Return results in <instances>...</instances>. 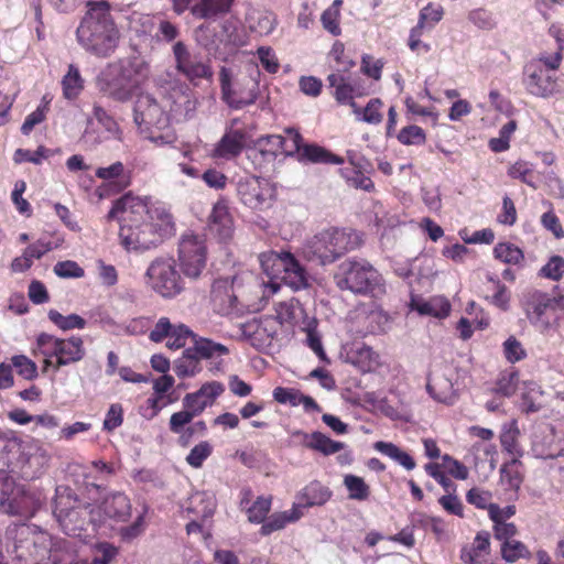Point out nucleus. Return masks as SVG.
I'll use <instances>...</instances> for the list:
<instances>
[{
	"label": "nucleus",
	"instance_id": "nucleus-7",
	"mask_svg": "<svg viewBox=\"0 0 564 564\" xmlns=\"http://www.w3.org/2000/svg\"><path fill=\"white\" fill-rule=\"evenodd\" d=\"M35 345L43 356V372L52 369L57 372L62 367L79 362L86 356L84 340L80 336L59 338L47 333L36 336Z\"/></svg>",
	"mask_w": 564,
	"mask_h": 564
},
{
	"label": "nucleus",
	"instance_id": "nucleus-8",
	"mask_svg": "<svg viewBox=\"0 0 564 564\" xmlns=\"http://www.w3.org/2000/svg\"><path fill=\"white\" fill-rule=\"evenodd\" d=\"M4 465L0 467V512L32 517L45 500L43 492L15 484Z\"/></svg>",
	"mask_w": 564,
	"mask_h": 564
},
{
	"label": "nucleus",
	"instance_id": "nucleus-31",
	"mask_svg": "<svg viewBox=\"0 0 564 564\" xmlns=\"http://www.w3.org/2000/svg\"><path fill=\"white\" fill-rule=\"evenodd\" d=\"M300 162H310L315 164H336L341 165L345 159L330 152L329 150L316 143L305 144L300 152Z\"/></svg>",
	"mask_w": 564,
	"mask_h": 564
},
{
	"label": "nucleus",
	"instance_id": "nucleus-43",
	"mask_svg": "<svg viewBox=\"0 0 564 564\" xmlns=\"http://www.w3.org/2000/svg\"><path fill=\"white\" fill-rule=\"evenodd\" d=\"M497 260L507 264H520L524 260L523 251L511 242H499L494 248Z\"/></svg>",
	"mask_w": 564,
	"mask_h": 564
},
{
	"label": "nucleus",
	"instance_id": "nucleus-38",
	"mask_svg": "<svg viewBox=\"0 0 564 564\" xmlns=\"http://www.w3.org/2000/svg\"><path fill=\"white\" fill-rule=\"evenodd\" d=\"M194 346L192 351L200 359H217L229 354V349L221 344L204 337H192Z\"/></svg>",
	"mask_w": 564,
	"mask_h": 564
},
{
	"label": "nucleus",
	"instance_id": "nucleus-46",
	"mask_svg": "<svg viewBox=\"0 0 564 564\" xmlns=\"http://www.w3.org/2000/svg\"><path fill=\"white\" fill-rule=\"evenodd\" d=\"M501 482L517 490L522 482L521 460H507L500 468Z\"/></svg>",
	"mask_w": 564,
	"mask_h": 564
},
{
	"label": "nucleus",
	"instance_id": "nucleus-34",
	"mask_svg": "<svg viewBox=\"0 0 564 564\" xmlns=\"http://www.w3.org/2000/svg\"><path fill=\"white\" fill-rule=\"evenodd\" d=\"M246 133L242 130H231L223 135L216 147L219 158H235L241 153L245 147Z\"/></svg>",
	"mask_w": 564,
	"mask_h": 564
},
{
	"label": "nucleus",
	"instance_id": "nucleus-19",
	"mask_svg": "<svg viewBox=\"0 0 564 564\" xmlns=\"http://www.w3.org/2000/svg\"><path fill=\"white\" fill-rule=\"evenodd\" d=\"M96 85L100 93L119 102H126L134 95L116 62L107 64L98 74Z\"/></svg>",
	"mask_w": 564,
	"mask_h": 564
},
{
	"label": "nucleus",
	"instance_id": "nucleus-4",
	"mask_svg": "<svg viewBox=\"0 0 564 564\" xmlns=\"http://www.w3.org/2000/svg\"><path fill=\"white\" fill-rule=\"evenodd\" d=\"M55 492L53 513L65 534L80 538L89 527L96 529L99 520L95 518L97 512L90 503L80 502L68 486H57Z\"/></svg>",
	"mask_w": 564,
	"mask_h": 564
},
{
	"label": "nucleus",
	"instance_id": "nucleus-3",
	"mask_svg": "<svg viewBox=\"0 0 564 564\" xmlns=\"http://www.w3.org/2000/svg\"><path fill=\"white\" fill-rule=\"evenodd\" d=\"M362 242L361 234L354 229L330 227L307 241L304 254L310 261L326 265L356 250Z\"/></svg>",
	"mask_w": 564,
	"mask_h": 564
},
{
	"label": "nucleus",
	"instance_id": "nucleus-28",
	"mask_svg": "<svg viewBox=\"0 0 564 564\" xmlns=\"http://www.w3.org/2000/svg\"><path fill=\"white\" fill-rule=\"evenodd\" d=\"M235 0H200L196 2L191 12L198 19H216L230 12Z\"/></svg>",
	"mask_w": 564,
	"mask_h": 564
},
{
	"label": "nucleus",
	"instance_id": "nucleus-24",
	"mask_svg": "<svg viewBox=\"0 0 564 564\" xmlns=\"http://www.w3.org/2000/svg\"><path fill=\"white\" fill-rule=\"evenodd\" d=\"M183 509L188 516L208 521L217 509V500L212 491H195L184 502Z\"/></svg>",
	"mask_w": 564,
	"mask_h": 564
},
{
	"label": "nucleus",
	"instance_id": "nucleus-48",
	"mask_svg": "<svg viewBox=\"0 0 564 564\" xmlns=\"http://www.w3.org/2000/svg\"><path fill=\"white\" fill-rule=\"evenodd\" d=\"M307 446L321 452L324 455L335 454L341 449L343 444L330 440L321 432H314L306 442Z\"/></svg>",
	"mask_w": 564,
	"mask_h": 564
},
{
	"label": "nucleus",
	"instance_id": "nucleus-41",
	"mask_svg": "<svg viewBox=\"0 0 564 564\" xmlns=\"http://www.w3.org/2000/svg\"><path fill=\"white\" fill-rule=\"evenodd\" d=\"M366 167H341L339 169L340 176L346 181L347 185L371 193L375 191L372 180L365 174Z\"/></svg>",
	"mask_w": 564,
	"mask_h": 564
},
{
	"label": "nucleus",
	"instance_id": "nucleus-13",
	"mask_svg": "<svg viewBox=\"0 0 564 564\" xmlns=\"http://www.w3.org/2000/svg\"><path fill=\"white\" fill-rule=\"evenodd\" d=\"M151 288L163 297H173L184 290V282L172 258H156L147 270Z\"/></svg>",
	"mask_w": 564,
	"mask_h": 564
},
{
	"label": "nucleus",
	"instance_id": "nucleus-35",
	"mask_svg": "<svg viewBox=\"0 0 564 564\" xmlns=\"http://www.w3.org/2000/svg\"><path fill=\"white\" fill-rule=\"evenodd\" d=\"M285 137L281 135H269L268 142L272 143L276 149H281L285 154L292 155L294 153L300 156V152L303 150L305 143H303V137L299 130L294 128H286L284 130Z\"/></svg>",
	"mask_w": 564,
	"mask_h": 564
},
{
	"label": "nucleus",
	"instance_id": "nucleus-61",
	"mask_svg": "<svg viewBox=\"0 0 564 564\" xmlns=\"http://www.w3.org/2000/svg\"><path fill=\"white\" fill-rule=\"evenodd\" d=\"M488 280L492 282L496 286V292L491 296V303L499 307L502 311H507L509 308L510 302V292L507 286L500 282V280L489 276Z\"/></svg>",
	"mask_w": 564,
	"mask_h": 564
},
{
	"label": "nucleus",
	"instance_id": "nucleus-50",
	"mask_svg": "<svg viewBox=\"0 0 564 564\" xmlns=\"http://www.w3.org/2000/svg\"><path fill=\"white\" fill-rule=\"evenodd\" d=\"M199 371V359L187 348L175 365V373L181 378L193 377Z\"/></svg>",
	"mask_w": 564,
	"mask_h": 564
},
{
	"label": "nucleus",
	"instance_id": "nucleus-32",
	"mask_svg": "<svg viewBox=\"0 0 564 564\" xmlns=\"http://www.w3.org/2000/svg\"><path fill=\"white\" fill-rule=\"evenodd\" d=\"M411 307L421 315H430L436 318L447 317L452 310L449 301L444 296H434L429 301L412 299Z\"/></svg>",
	"mask_w": 564,
	"mask_h": 564
},
{
	"label": "nucleus",
	"instance_id": "nucleus-10",
	"mask_svg": "<svg viewBox=\"0 0 564 564\" xmlns=\"http://www.w3.org/2000/svg\"><path fill=\"white\" fill-rule=\"evenodd\" d=\"M261 267L271 275L281 273V280L294 291L305 289L308 285L307 273L290 251H268L259 257Z\"/></svg>",
	"mask_w": 564,
	"mask_h": 564
},
{
	"label": "nucleus",
	"instance_id": "nucleus-39",
	"mask_svg": "<svg viewBox=\"0 0 564 564\" xmlns=\"http://www.w3.org/2000/svg\"><path fill=\"white\" fill-rule=\"evenodd\" d=\"M543 390L540 384L534 381H525L521 393L522 412L535 413L542 409Z\"/></svg>",
	"mask_w": 564,
	"mask_h": 564
},
{
	"label": "nucleus",
	"instance_id": "nucleus-12",
	"mask_svg": "<svg viewBox=\"0 0 564 564\" xmlns=\"http://www.w3.org/2000/svg\"><path fill=\"white\" fill-rule=\"evenodd\" d=\"M219 83L221 100L231 109H242L258 99L259 83L251 76H242L232 83L230 69L221 67Z\"/></svg>",
	"mask_w": 564,
	"mask_h": 564
},
{
	"label": "nucleus",
	"instance_id": "nucleus-23",
	"mask_svg": "<svg viewBox=\"0 0 564 564\" xmlns=\"http://www.w3.org/2000/svg\"><path fill=\"white\" fill-rule=\"evenodd\" d=\"M121 74L135 93L150 77V63L140 56L115 61Z\"/></svg>",
	"mask_w": 564,
	"mask_h": 564
},
{
	"label": "nucleus",
	"instance_id": "nucleus-42",
	"mask_svg": "<svg viewBox=\"0 0 564 564\" xmlns=\"http://www.w3.org/2000/svg\"><path fill=\"white\" fill-rule=\"evenodd\" d=\"M350 359L362 372L373 371L380 364L379 355L365 344L351 350Z\"/></svg>",
	"mask_w": 564,
	"mask_h": 564
},
{
	"label": "nucleus",
	"instance_id": "nucleus-52",
	"mask_svg": "<svg viewBox=\"0 0 564 564\" xmlns=\"http://www.w3.org/2000/svg\"><path fill=\"white\" fill-rule=\"evenodd\" d=\"M189 337H195V334L186 325L172 323V329L169 330V337L166 338V346L171 349L183 348Z\"/></svg>",
	"mask_w": 564,
	"mask_h": 564
},
{
	"label": "nucleus",
	"instance_id": "nucleus-51",
	"mask_svg": "<svg viewBox=\"0 0 564 564\" xmlns=\"http://www.w3.org/2000/svg\"><path fill=\"white\" fill-rule=\"evenodd\" d=\"M272 498L260 496L258 497L251 506L246 511L248 516V520L251 523H262L271 509Z\"/></svg>",
	"mask_w": 564,
	"mask_h": 564
},
{
	"label": "nucleus",
	"instance_id": "nucleus-16",
	"mask_svg": "<svg viewBox=\"0 0 564 564\" xmlns=\"http://www.w3.org/2000/svg\"><path fill=\"white\" fill-rule=\"evenodd\" d=\"M444 8L440 3L429 2L419 12V20L409 33L408 47L415 54H426L431 52L430 43L422 41L425 31H431L442 21Z\"/></svg>",
	"mask_w": 564,
	"mask_h": 564
},
{
	"label": "nucleus",
	"instance_id": "nucleus-17",
	"mask_svg": "<svg viewBox=\"0 0 564 564\" xmlns=\"http://www.w3.org/2000/svg\"><path fill=\"white\" fill-rule=\"evenodd\" d=\"M156 212L161 210L158 208L149 210L147 203L141 197L128 192L113 202L107 214V219H118L120 225H124L149 219L148 216H155Z\"/></svg>",
	"mask_w": 564,
	"mask_h": 564
},
{
	"label": "nucleus",
	"instance_id": "nucleus-30",
	"mask_svg": "<svg viewBox=\"0 0 564 564\" xmlns=\"http://www.w3.org/2000/svg\"><path fill=\"white\" fill-rule=\"evenodd\" d=\"M105 513L117 521L126 522L131 517L130 499L122 492H115L102 502Z\"/></svg>",
	"mask_w": 564,
	"mask_h": 564
},
{
	"label": "nucleus",
	"instance_id": "nucleus-1",
	"mask_svg": "<svg viewBox=\"0 0 564 564\" xmlns=\"http://www.w3.org/2000/svg\"><path fill=\"white\" fill-rule=\"evenodd\" d=\"M87 11L77 30L79 45L97 57H109L117 48L120 32L110 13V4L105 0H88Z\"/></svg>",
	"mask_w": 564,
	"mask_h": 564
},
{
	"label": "nucleus",
	"instance_id": "nucleus-37",
	"mask_svg": "<svg viewBox=\"0 0 564 564\" xmlns=\"http://www.w3.org/2000/svg\"><path fill=\"white\" fill-rule=\"evenodd\" d=\"M276 318L281 324L296 325L305 315V311L295 297L279 302L275 305Z\"/></svg>",
	"mask_w": 564,
	"mask_h": 564
},
{
	"label": "nucleus",
	"instance_id": "nucleus-22",
	"mask_svg": "<svg viewBox=\"0 0 564 564\" xmlns=\"http://www.w3.org/2000/svg\"><path fill=\"white\" fill-rule=\"evenodd\" d=\"M241 332L242 336L258 350L270 347L276 334L272 321H259L256 318L245 323L241 326Z\"/></svg>",
	"mask_w": 564,
	"mask_h": 564
},
{
	"label": "nucleus",
	"instance_id": "nucleus-59",
	"mask_svg": "<svg viewBox=\"0 0 564 564\" xmlns=\"http://www.w3.org/2000/svg\"><path fill=\"white\" fill-rule=\"evenodd\" d=\"M383 102L380 98H372L368 101L362 109V120L370 124H379L382 122L383 116L381 112Z\"/></svg>",
	"mask_w": 564,
	"mask_h": 564
},
{
	"label": "nucleus",
	"instance_id": "nucleus-27",
	"mask_svg": "<svg viewBox=\"0 0 564 564\" xmlns=\"http://www.w3.org/2000/svg\"><path fill=\"white\" fill-rule=\"evenodd\" d=\"M95 174L99 180L115 181L118 191H123L132 184V170L127 169L120 161L113 162L109 166L98 167Z\"/></svg>",
	"mask_w": 564,
	"mask_h": 564
},
{
	"label": "nucleus",
	"instance_id": "nucleus-9",
	"mask_svg": "<svg viewBox=\"0 0 564 564\" xmlns=\"http://www.w3.org/2000/svg\"><path fill=\"white\" fill-rule=\"evenodd\" d=\"M224 391L225 386L221 382L210 381L202 384L197 391L186 393L182 400L183 410L173 413L170 417V431L172 433L181 432L184 426L212 406Z\"/></svg>",
	"mask_w": 564,
	"mask_h": 564
},
{
	"label": "nucleus",
	"instance_id": "nucleus-53",
	"mask_svg": "<svg viewBox=\"0 0 564 564\" xmlns=\"http://www.w3.org/2000/svg\"><path fill=\"white\" fill-rule=\"evenodd\" d=\"M397 138L404 145H422L426 142L424 130L415 124L403 127Z\"/></svg>",
	"mask_w": 564,
	"mask_h": 564
},
{
	"label": "nucleus",
	"instance_id": "nucleus-2",
	"mask_svg": "<svg viewBox=\"0 0 564 564\" xmlns=\"http://www.w3.org/2000/svg\"><path fill=\"white\" fill-rule=\"evenodd\" d=\"M149 219L120 225L119 240L122 248L128 251H145L160 245L174 231V221L171 214L156 212Z\"/></svg>",
	"mask_w": 564,
	"mask_h": 564
},
{
	"label": "nucleus",
	"instance_id": "nucleus-11",
	"mask_svg": "<svg viewBox=\"0 0 564 564\" xmlns=\"http://www.w3.org/2000/svg\"><path fill=\"white\" fill-rule=\"evenodd\" d=\"M208 250L203 235L193 231L181 236L177 249V261L184 276L198 280L206 269Z\"/></svg>",
	"mask_w": 564,
	"mask_h": 564
},
{
	"label": "nucleus",
	"instance_id": "nucleus-25",
	"mask_svg": "<svg viewBox=\"0 0 564 564\" xmlns=\"http://www.w3.org/2000/svg\"><path fill=\"white\" fill-rule=\"evenodd\" d=\"M330 497L332 491L328 487L318 481H312L296 496V501L293 505L303 511L305 508L325 505Z\"/></svg>",
	"mask_w": 564,
	"mask_h": 564
},
{
	"label": "nucleus",
	"instance_id": "nucleus-40",
	"mask_svg": "<svg viewBox=\"0 0 564 564\" xmlns=\"http://www.w3.org/2000/svg\"><path fill=\"white\" fill-rule=\"evenodd\" d=\"M520 430L516 419L502 425L500 443L505 452L513 458L521 456L522 452L519 445Z\"/></svg>",
	"mask_w": 564,
	"mask_h": 564
},
{
	"label": "nucleus",
	"instance_id": "nucleus-57",
	"mask_svg": "<svg viewBox=\"0 0 564 564\" xmlns=\"http://www.w3.org/2000/svg\"><path fill=\"white\" fill-rule=\"evenodd\" d=\"M339 19L340 10L337 8H327L321 15L323 28L334 36H338L341 33Z\"/></svg>",
	"mask_w": 564,
	"mask_h": 564
},
{
	"label": "nucleus",
	"instance_id": "nucleus-49",
	"mask_svg": "<svg viewBox=\"0 0 564 564\" xmlns=\"http://www.w3.org/2000/svg\"><path fill=\"white\" fill-rule=\"evenodd\" d=\"M468 21L477 29L482 31H491L497 26L494 13L486 8H476L468 12Z\"/></svg>",
	"mask_w": 564,
	"mask_h": 564
},
{
	"label": "nucleus",
	"instance_id": "nucleus-21",
	"mask_svg": "<svg viewBox=\"0 0 564 564\" xmlns=\"http://www.w3.org/2000/svg\"><path fill=\"white\" fill-rule=\"evenodd\" d=\"M208 228L210 234L220 242L226 243L234 238V217L226 198L221 197L214 204L209 215Z\"/></svg>",
	"mask_w": 564,
	"mask_h": 564
},
{
	"label": "nucleus",
	"instance_id": "nucleus-63",
	"mask_svg": "<svg viewBox=\"0 0 564 564\" xmlns=\"http://www.w3.org/2000/svg\"><path fill=\"white\" fill-rule=\"evenodd\" d=\"M93 115L98 123L101 124L108 132L112 134L119 132V124L104 107L95 105L93 108Z\"/></svg>",
	"mask_w": 564,
	"mask_h": 564
},
{
	"label": "nucleus",
	"instance_id": "nucleus-29",
	"mask_svg": "<svg viewBox=\"0 0 564 564\" xmlns=\"http://www.w3.org/2000/svg\"><path fill=\"white\" fill-rule=\"evenodd\" d=\"M426 391L436 402L446 405H452L457 400L453 382L444 376L429 378Z\"/></svg>",
	"mask_w": 564,
	"mask_h": 564
},
{
	"label": "nucleus",
	"instance_id": "nucleus-36",
	"mask_svg": "<svg viewBox=\"0 0 564 564\" xmlns=\"http://www.w3.org/2000/svg\"><path fill=\"white\" fill-rule=\"evenodd\" d=\"M63 97L69 101L76 100L85 88V80L80 75L79 68L75 64H69L67 73L61 80Z\"/></svg>",
	"mask_w": 564,
	"mask_h": 564
},
{
	"label": "nucleus",
	"instance_id": "nucleus-18",
	"mask_svg": "<svg viewBox=\"0 0 564 564\" xmlns=\"http://www.w3.org/2000/svg\"><path fill=\"white\" fill-rule=\"evenodd\" d=\"M239 276H220L214 280L210 289V304L215 313L226 316L238 307Z\"/></svg>",
	"mask_w": 564,
	"mask_h": 564
},
{
	"label": "nucleus",
	"instance_id": "nucleus-6",
	"mask_svg": "<svg viewBox=\"0 0 564 564\" xmlns=\"http://www.w3.org/2000/svg\"><path fill=\"white\" fill-rule=\"evenodd\" d=\"M562 46L553 55L540 54L523 67L522 84L529 95L538 98H550L558 93V77L563 54Z\"/></svg>",
	"mask_w": 564,
	"mask_h": 564
},
{
	"label": "nucleus",
	"instance_id": "nucleus-47",
	"mask_svg": "<svg viewBox=\"0 0 564 564\" xmlns=\"http://www.w3.org/2000/svg\"><path fill=\"white\" fill-rule=\"evenodd\" d=\"M507 173L511 178L520 180L522 183L533 188L536 187L533 164L528 161L519 160L514 162L509 166Z\"/></svg>",
	"mask_w": 564,
	"mask_h": 564
},
{
	"label": "nucleus",
	"instance_id": "nucleus-14",
	"mask_svg": "<svg viewBox=\"0 0 564 564\" xmlns=\"http://www.w3.org/2000/svg\"><path fill=\"white\" fill-rule=\"evenodd\" d=\"M237 196L245 206L254 210H263L270 207L274 200L275 187L264 177L248 175L238 181Z\"/></svg>",
	"mask_w": 564,
	"mask_h": 564
},
{
	"label": "nucleus",
	"instance_id": "nucleus-33",
	"mask_svg": "<svg viewBox=\"0 0 564 564\" xmlns=\"http://www.w3.org/2000/svg\"><path fill=\"white\" fill-rule=\"evenodd\" d=\"M303 517V511L295 508L294 505L290 510L274 512L268 517L260 528L261 535H270L271 533L282 530L288 523L296 522Z\"/></svg>",
	"mask_w": 564,
	"mask_h": 564
},
{
	"label": "nucleus",
	"instance_id": "nucleus-60",
	"mask_svg": "<svg viewBox=\"0 0 564 564\" xmlns=\"http://www.w3.org/2000/svg\"><path fill=\"white\" fill-rule=\"evenodd\" d=\"M525 552V545L516 540H508L503 542L501 546L502 558L510 563L516 562L520 557L524 556Z\"/></svg>",
	"mask_w": 564,
	"mask_h": 564
},
{
	"label": "nucleus",
	"instance_id": "nucleus-64",
	"mask_svg": "<svg viewBox=\"0 0 564 564\" xmlns=\"http://www.w3.org/2000/svg\"><path fill=\"white\" fill-rule=\"evenodd\" d=\"M202 180L208 187L217 191L224 189L228 183L227 175L216 169H207L203 173Z\"/></svg>",
	"mask_w": 564,
	"mask_h": 564
},
{
	"label": "nucleus",
	"instance_id": "nucleus-62",
	"mask_svg": "<svg viewBox=\"0 0 564 564\" xmlns=\"http://www.w3.org/2000/svg\"><path fill=\"white\" fill-rule=\"evenodd\" d=\"M117 554L118 550L113 545L107 542L98 543L95 546V556L91 564H109L115 560Z\"/></svg>",
	"mask_w": 564,
	"mask_h": 564
},
{
	"label": "nucleus",
	"instance_id": "nucleus-54",
	"mask_svg": "<svg viewBox=\"0 0 564 564\" xmlns=\"http://www.w3.org/2000/svg\"><path fill=\"white\" fill-rule=\"evenodd\" d=\"M11 365L15 368L19 376L25 380H34L37 378L36 364L25 355H17L11 358Z\"/></svg>",
	"mask_w": 564,
	"mask_h": 564
},
{
	"label": "nucleus",
	"instance_id": "nucleus-44",
	"mask_svg": "<svg viewBox=\"0 0 564 564\" xmlns=\"http://www.w3.org/2000/svg\"><path fill=\"white\" fill-rule=\"evenodd\" d=\"M48 318L62 330L83 329L87 324L86 319L77 314H69L65 316L56 310H51L48 312Z\"/></svg>",
	"mask_w": 564,
	"mask_h": 564
},
{
	"label": "nucleus",
	"instance_id": "nucleus-55",
	"mask_svg": "<svg viewBox=\"0 0 564 564\" xmlns=\"http://www.w3.org/2000/svg\"><path fill=\"white\" fill-rule=\"evenodd\" d=\"M53 271L62 279H79L85 275V270L73 260L58 261L54 265Z\"/></svg>",
	"mask_w": 564,
	"mask_h": 564
},
{
	"label": "nucleus",
	"instance_id": "nucleus-20",
	"mask_svg": "<svg viewBox=\"0 0 564 564\" xmlns=\"http://www.w3.org/2000/svg\"><path fill=\"white\" fill-rule=\"evenodd\" d=\"M134 122L145 128H165L169 123V116L149 94L138 97L134 105Z\"/></svg>",
	"mask_w": 564,
	"mask_h": 564
},
{
	"label": "nucleus",
	"instance_id": "nucleus-56",
	"mask_svg": "<svg viewBox=\"0 0 564 564\" xmlns=\"http://www.w3.org/2000/svg\"><path fill=\"white\" fill-rule=\"evenodd\" d=\"M564 274V259L561 256H552L540 270V275L553 281H558Z\"/></svg>",
	"mask_w": 564,
	"mask_h": 564
},
{
	"label": "nucleus",
	"instance_id": "nucleus-26",
	"mask_svg": "<svg viewBox=\"0 0 564 564\" xmlns=\"http://www.w3.org/2000/svg\"><path fill=\"white\" fill-rule=\"evenodd\" d=\"M327 82L329 87L334 89L333 96L339 105H346L347 101H351L355 97L362 96L359 87L339 72L329 74Z\"/></svg>",
	"mask_w": 564,
	"mask_h": 564
},
{
	"label": "nucleus",
	"instance_id": "nucleus-15",
	"mask_svg": "<svg viewBox=\"0 0 564 564\" xmlns=\"http://www.w3.org/2000/svg\"><path fill=\"white\" fill-rule=\"evenodd\" d=\"M173 55L177 73L194 86H197L202 79H213L214 72L210 64L193 55L185 43L176 42L173 45Z\"/></svg>",
	"mask_w": 564,
	"mask_h": 564
},
{
	"label": "nucleus",
	"instance_id": "nucleus-58",
	"mask_svg": "<svg viewBox=\"0 0 564 564\" xmlns=\"http://www.w3.org/2000/svg\"><path fill=\"white\" fill-rule=\"evenodd\" d=\"M503 354L506 359L511 364L518 362L527 357L525 349L514 336H510L503 343Z\"/></svg>",
	"mask_w": 564,
	"mask_h": 564
},
{
	"label": "nucleus",
	"instance_id": "nucleus-45",
	"mask_svg": "<svg viewBox=\"0 0 564 564\" xmlns=\"http://www.w3.org/2000/svg\"><path fill=\"white\" fill-rule=\"evenodd\" d=\"M344 485L348 490V498L357 501H365L370 496V488L361 477L355 475H346Z\"/></svg>",
	"mask_w": 564,
	"mask_h": 564
},
{
	"label": "nucleus",
	"instance_id": "nucleus-5",
	"mask_svg": "<svg viewBox=\"0 0 564 564\" xmlns=\"http://www.w3.org/2000/svg\"><path fill=\"white\" fill-rule=\"evenodd\" d=\"M336 286L355 294L378 295L386 292L382 275L365 259L349 258L343 261L334 274Z\"/></svg>",
	"mask_w": 564,
	"mask_h": 564
}]
</instances>
